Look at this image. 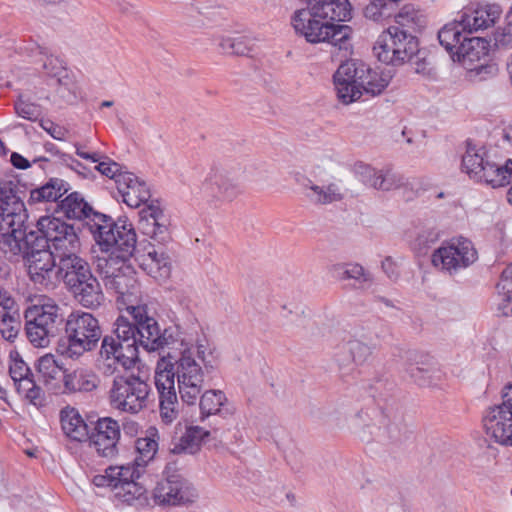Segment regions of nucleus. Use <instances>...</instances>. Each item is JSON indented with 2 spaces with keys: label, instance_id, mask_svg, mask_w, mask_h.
Returning <instances> with one entry per match:
<instances>
[{
  "label": "nucleus",
  "instance_id": "nucleus-62",
  "mask_svg": "<svg viewBox=\"0 0 512 512\" xmlns=\"http://www.w3.org/2000/svg\"><path fill=\"white\" fill-rule=\"evenodd\" d=\"M512 412V384L507 385L502 393V403L496 405Z\"/></svg>",
  "mask_w": 512,
  "mask_h": 512
},
{
  "label": "nucleus",
  "instance_id": "nucleus-9",
  "mask_svg": "<svg viewBox=\"0 0 512 512\" xmlns=\"http://www.w3.org/2000/svg\"><path fill=\"white\" fill-rule=\"evenodd\" d=\"M478 258L473 243L467 238H453L444 242L431 257L432 264L450 275L472 265Z\"/></svg>",
  "mask_w": 512,
  "mask_h": 512
},
{
  "label": "nucleus",
  "instance_id": "nucleus-24",
  "mask_svg": "<svg viewBox=\"0 0 512 512\" xmlns=\"http://www.w3.org/2000/svg\"><path fill=\"white\" fill-rule=\"evenodd\" d=\"M117 190L122 196L123 202L132 208L147 204L151 198L146 182L131 172L118 176Z\"/></svg>",
  "mask_w": 512,
  "mask_h": 512
},
{
  "label": "nucleus",
  "instance_id": "nucleus-12",
  "mask_svg": "<svg viewBox=\"0 0 512 512\" xmlns=\"http://www.w3.org/2000/svg\"><path fill=\"white\" fill-rule=\"evenodd\" d=\"M24 202L19 195V181L0 179V224L24 226L27 220Z\"/></svg>",
  "mask_w": 512,
  "mask_h": 512
},
{
  "label": "nucleus",
  "instance_id": "nucleus-51",
  "mask_svg": "<svg viewBox=\"0 0 512 512\" xmlns=\"http://www.w3.org/2000/svg\"><path fill=\"white\" fill-rule=\"evenodd\" d=\"M9 374L17 387L24 380L34 378V374L22 359H13L9 366Z\"/></svg>",
  "mask_w": 512,
  "mask_h": 512
},
{
  "label": "nucleus",
  "instance_id": "nucleus-28",
  "mask_svg": "<svg viewBox=\"0 0 512 512\" xmlns=\"http://www.w3.org/2000/svg\"><path fill=\"white\" fill-rule=\"evenodd\" d=\"M24 316L25 319L37 321L57 333L59 325L64 321L61 308L51 299L29 307Z\"/></svg>",
  "mask_w": 512,
  "mask_h": 512
},
{
  "label": "nucleus",
  "instance_id": "nucleus-19",
  "mask_svg": "<svg viewBox=\"0 0 512 512\" xmlns=\"http://www.w3.org/2000/svg\"><path fill=\"white\" fill-rule=\"evenodd\" d=\"M91 445L103 457H113L117 453V444L120 439V425L110 418H100L95 423L93 432L88 435Z\"/></svg>",
  "mask_w": 512,
  "mask_h": 512
},
{
  "label": "nucleus",
  "instance_id": "nucleus-64",
  "mask_svg": "<svg viewBox=\"0 0 512 512\" xmlns=\"http://www.w3.org/2000/svg\"><path fill=\"white\" fill-rule=\"evenodd\" d=\"M11 162L13 166L18 169H27L31 166L30 162L25 157L16 152L12 153Z\"/></svg>",
  "mask_w": 512,
  "mask_h": 512
},
{
  "label": "nucleus",
  "instance_id": "nucleus-4",
  "mask_svg": "<svg viewBox=\"0 0 512 512\" xmlns=\"http://www.w3.org/2000/svg\"><path fill=\"white\" fill-rule=\"evenodd\" d=\"M337 96L344 104H350L365 93L376 96L388 86L391 75L372 70L363 62L346 61L342 63L334 76Z\"/></svg>",
  "mask_w": 512,
  "mask_h": 512
},
{
  "label": "nucleus",
  "instance_id": "nucleus-52",
  "mask_svg": "<svg viewBox=\"0 0 512 512\" xmlns=\"http://www.w3.org/2000/svg\"><path fill=\"white\" fill-rule=\"evenodd\" d=\"M333 274L340 280L360 279L364 277V269L359 264L334 265Z\"/></svg>",
  "mask_w": 512,
  "mask_h": 512
},
{
  "label": "nucleus",
  "instance_id": "nucleus-57",
  "mask_svg": "<svg viewBox=\"0 0 512 512\" xmlns=\"http://www.w3.org/2000/svg\"><path fill=\"white\" fill-rule=\"evenodd\" d=\"M94 484L98 487H110L116 490L117 483L114 480V474L111 473V467L106 469L104 475H97L93 480Z\"/></svg>",
  "mask_w": 512,
  "mask_h": 512
},
{
  "label": "nucleus",
  "instance_id": "nucleus-42",
  "mask_svg": "<svg viewBox=\"0 0 512 512\" xmlns=\"http://www.w3.org/2000/svg\"><path fill=\"white\" fill-rule=\"evenodd\" d=\"M497 289L500 297L498 310L503 316L512 315V265L506 267L497 283Z\"/></svg>",
  "mask_w": 512,
  "mask_h": 512
},
{
  "label": "nucleus",
  "instance_id": "nucleus-50",
  "mask_svg": "<svg viewBox=\"0 0 512 512\" xmlns=\"http://www.w3.org/2000/svg\"><path fill=\"white\" fill-rule=\"evenodd\" d=\"M40 62H42L45 73L50 77H57L58 82L61 83L62 74L66 71L63 61L54 56L49 50Z\"/></svg>",
  "mask_w": 512,
  "mask_h": 512
},
{
  "label": "nucleus",
  "instance_id": "nucleus-36",
  "mask_svg": "<svg viewBox=\"0 0 512 512\" xmlns=\"http://www.w3.org/2000/svg\"><path fill=\"white\" fill-rule=\"evenodd\" d=\"M60 418L62 430L67 437L79 442L88 438V426L75 409L62 410Z\"/></svg>",
  "mask_w": 512,
  "mask_h": 512
},
{
  "label": "nucleus",
  "instance_id": "nucleus-60",
  "mask_svg": "<svg viewBox=\"0 0 512 512\" xmlns=\"http://www.w3.org/2000/svg\"><path fill=\"white\" fill-rule=\"evenodd\" d=\"M437 239V234L430 230L427 232H424L422 234H419L416 238V245L418 246L419 250H422L423 248L427 247L429 243H433Z\"/></svg>",
  "mask_w": 512,
  "mask_h": 512
},
{
  "label": "nucleus",
  "instance_id": "nucleus-17",
  "mask_svg": "<svg viewBox=\"0 0 512 512\" xmlns=\"http://www.w3.org/2000/svg\"><path fill=\"white\" fill-rule=\"evenodd\" d=\"M174 370L156 371L155 386L159 394V413L162 422L170 424L178 418L179 402L175 391Z\"/></svg>",
  "mask_w": 512,
  "mask_h": 512
},
{
  "label": "nucleus",
  "instance_id": "nucleus-54",
  "mask_svg": "<svg viewBox=\"0 0 512 512\" xmlns=\"http://www.w3.org/2000/svg\"><path fill=\"white\" fill-rule=\"evenodd\" d=\"M117 490V495L122 497L124 501H132L138 499L145 493V488L136 482V480L124 482Z\"/></svg>",
  "mask_w": 512,
  "mask_h": 512
},
{
  "label": "nucleus",
  "instance_id": "nucleus-59",
  "mask_svg": "<svg viewBox=\"0 0 512 512\" xmlns=\"http://www.w3.org/2000/svg\"><path fill=\"white\" fill-rule=\"evenodd\" d=\"M382 269L392 280H396L399 277L398 266L390 257H387L382 261Z\"/></svg>",
  "mask_w": 512,
  "mask_h": 512
},
{
  "label": "nucleus",
  "instance_id": "nucleus-5",
  "mask_svg": "<svg viewBox=\"0 0 512 512\" xmlns=\"http://www.w3.org/2000/svg\"><path fill=\"white\" fill-rule=\"evenodd\" d=\"M101 334L97 318L88 312L74 311L65 320L64 335L56 350L66 358L78 359L97 347Z\"/></svg>",
  "mask_w": 512,
  "mask_h": 512
},
{
  "label": "nucleus",
  "instance_id": "nucleus-55",
  "mask_svg": "<svg viewBox=\"0 0 512 512\" xmlns=\"http://www.w3.org/2000/svg\"><path fill=\"white\" fill-rule=\"evenodd\" d=\"M40 126L54 139L64 140L66 130L50 120H42Z\"/></svg>",
  "mask_w": 512,
  "mask_h": 512
},
{
  "label": "nucleus",
  "instance_id": "nucleus-10",
  "mask_svg": "<svg viewBox=\"0 0 512 512\" xmlns=\"http://www.w3.org/2000/svg\"><path fill=\"white\" fill-rule=\"evenodd\" d=\"M462 171L471 179L477 182H483L493 188L505 185V165H499L490 161L485 152H480L475 148L468 147L462 157Z\"/></svg>",
  "mask_w": 512,
  "mask_h": 512
},
{
  "label": "nucleus",
  "instance_id": "nucleus-7",
  "mask_svg": "<svg viewBox=\"0 0 512 512\" xmlns=\"http://www.w3.org/2000/svg\"><path fill=\"white\" fill-rule=\"evenodd\" d=\"M151 392L150 385L134 374L116 376L109 391V399L113 408L137 414L148 405Z\"/></svg>",
  "mask_w": 512,
  "mask_h": 512
},
{
  "label": "nucleus",
  "instance_id": "nucleus-39",
  "mask_svg": "<svg viewBox=\"0 0 512 512\" xmlns=\"http://www.w3.org/2000/svg\"><path fill=\"white\" fill-rule=\"evenodd\" d=\"M362 181L377 190L389 191L399 185L395 174L390 170H376L370 166L363 167Z\"/></svg>",
  "mask_w": 512,
  "mask_h": 512
},
{
  "label": "nucleus",
  "instance_id": "nucleus-63",
  "mask_svg": "<svg viewBox=\"0 0 512 512\" xmlns=\"http://www.w3.org/2000/svg\"><path fill=\"white\" fill-rule=\"evenodd\" d=\"M505 170L509 173H505V184L511 183V186L507 192V200L512 205V159H509L505 163Z\"/></svg>",
  "mask_w": 512,
  "mask_h": 512
},
{
  "label": "nucleus",
  "instance_id": "nucleus-46",
  "mask_svg": "<svg viewBox=\"0 0 512 512\" xmlns=\"http://www.w3.org/2000/svg\"><path fill=\"white\" fill-rule=\"evenodd\" d=\"M24 246V256H29L35 252L51 250L52 247L51 241L44 234L40 233L37 227L36 230L27 232Z\"/></svg>",
  "mask_w": 512,
  "mask_h": 512
},
{
  "label": "nucleus",
  "instance_id": "nucleus-3",
  "mask_svg": "<svg viewBox=\"0 0 512 512\" xmlns=\"http://www.w3.org/2000/svg\"><path fill=\"white\" fill-rule=\"evenodd\" d=\"M133 317L134 322H130L125 317H118L114 328L124 326L130 327L128 344H132L138 350L142 346L148 352L165 353L170 356L169 350L176 349L179 343V336L183 334L184 325L178 324L174 327L169 326L161 328L158 321L148 314L147 307L144 305L131 306L127 308Z\"/></svg>",
  "mask_w": 512,
  "mask_h": 512
},
{
  "label": "nucleus",
  "instance_id": "nucleus-38",
  "mask_svg": "<svg viewBox=\"0 0 512 512\" xmlns=\"http://www.w3.org/2000/svg\"><path fill=\"white\" fill-rule=\"evenodd\" d=\"M26 229L24 226H6L0 224V249L5 254L17 255L25 244Z\"/></svg>",
  "mask_w": 512,
  "mask_h": 512
},
{
  "label": "nucleus",
  "instance_id": "nucleus-23",
  "mask_svg": "<svg viewBox=\"0 0 512 512\" xmlns=\"http://www.w3.org/2000/svg\"><path fill=\"white\" fill-rule=\"evenodd\" d=\"M75 301L86 309L95 310L105 302V295L98 279L90 273L67 288Z\"/></svg>",
  "mask_w": 512,
  "mask_h": 512
},
{
  "label": "nucleus",
  "instance_id": "nucleus-40",
  "mask_svg": "<svg viewBox=\"0 0 512 512\" xmlns=\"http://www.w3.org/2000/svg\"><path fill=\"white\" fill-rule=\"evenodd\" d=\"M156 428H149L144 437H139L135 441V449L138 456L135 458V463L138 466L145 467L155 456L158 450V442L156 440Z\"/></svg>",
  "mask_w": 512,
  "mask_h": 512
},
{
  "label": "nucleus",
  "instance_id": "nucleus-45",
  "mask_svg": "<svg viewBox=\"0 0 512 512\" xmlns=\"http://www.w3.org/2000/svg\"><path fill=\"white\" fill-rule=\"evenodd\" d=\"M17 391L23 393L24 397L34 406L42 407L45 404L46 397L43 389L36 384L34 378L24 380L23 383H19Z\"/></svg>",
  "mask_w": 512,
  "mask_h": 512
},
{
  "label": "nucleus",
  "instance_id": "nucleus-26",
  "mask_svg": "<svg viewBox=\"0 0 512 512\" xmlns=\"http://www.w3.org/2000/svg\"><path fill=\"white\" fill-rule=\"evenodd\" d=\"M303 187L305 197L314 205H330L342 201L345 197V192L339 182L325 184L308 180Z\"/></svg>",
  "mask_w": 512,
  "mask_h": 512
},
{
  "label": "nucleus",
  "instance_id": "nucleus-2",
  "mask_svg": "<svg viewBox=\"0 0 512 512\" xmlns=\"http://www.w3.org/2000/svg\"><path fill=\"white\" fill-rule=\"evenodd\" d=\"M183 325L184 333L180 334L178 343V346L182 347L181 356L171 365V369L176 374L182 401L187 405H195L206 378L218 367L219 355L193 315Z\"/></svg>",
  "mask_w": 512,
  "mask_h": 512
},
{
  "label": "nucleus",
  "instance_id": "nucleus-15",
  "mask_svg": "<svg viewBox=\"0 0 512 512\" xmlns=\"http://www.w3.org/2000/svg\"><path fill=\"white\" fill-rule=\"evenodd\" d=\"M25 265L30 280L35 284L47 289L57 286V252L45 250L31 253L24 256Z\"/></svg>",
  "mask_w": 512,
  "mask_h": 512
},
{
  "label": "nucleus",
  "instance_id": "nucleus-31",
  "mask_svg": "<svg viewBox=\"0 0 512 512\" xmlns=\"http://www.w3.org/2000/svg\"><path fill=\"white\" fill-rule=\"evenodd\" d=\"M403 417L398 408L386 406L381 409L379 427L376 438L378 440H397L402 430Z\"/></svg>",
  "mask_w": 512,
  "mask_h": 512
},
{
  "label": "nucleus",
  "instance_id": "nucleus-53",
  "mask_svg": "<svg viewBox=\"0 0 512 512\" xmlns=\"http://www.w3.org/2000/svg\"><path fill=\"white\" fill-rule=\"evenodd\" d=\"M103 160H99L95 169L102 175L114 179L117 185L119 175L127 174V171H122V166L106 156H102Z\"/></svg>",
  "mask_w": 512,
  "mask_h": 512
},
{
  "label": "nucleus",
  "instance_id": "nucleus-6",
  "mask_svg": "<svg viewBox=\"0 0 512 512\" xmlns=\"http://www.w3.org/2000/svg\"><path fill=\"white\" fill-rule=\"evenodd\" d=\"M130 327L120 326L114 328V336H105L102 339L99 352V369L106 376H111L119 372V368L124 370L134 368L139 361V351L132 347L129 340Z\"/></svg>",
  "mask_w": 512,
  "mask_h": 512
},
{
  "label": "nucleus",
  "instance_id": "nucleus-58",
  "mask_svg": "<svg viewBox=\"0 0 512 512\" xmlns=\"http://www.w3.org/2000/svg\"><path fill=\"white\" fill-rule=\"evenodd\" d=\"M251 51L248 41L244 37L233 38V55L245 56Z\"/></svg>",
  "mask_w": 512,
  "mask_h": 512
},
{
  "label": "nucleus",
  "instance_id": "nucleus-18",
  "mask_svg": "<svg viewBox=\"0 0 512 512\" xmlns=\"http://www.w3.org/2000/svg\"><path fill=\"white\" fill-rule=\"evenodd\" d=\"M138 228L142 234L159 244L170 240L168 219L160 208L158 201L151 200L139 211Z\"/></svg>",
  "mask_w": 512,
  "mask_h": 512
},
{
  "label": "nucleus",
  "instance_id": "nucleus-33",
  "mask_svg": "<svg viewBox=\"0 0 512 512\" xmlns=\"http://www.w3.org/2000/svg\"><path fill=\"white\" fill-rule=\"evenodd\" d=\"M20 329L19 313L12 298L0 301V333L5 340L13 341Z\"/></svg>",
  "mask_w": 512,
  "mask_h": 512
},
{
  "label": "nucleus",
  "instance_id": "nucleus-11",
  "mask_svg": "<svg viewBox=\"0 0 512 512\" xmlns=\"http://www.w3.org/2000/svg\"><path fill=\"white\" fill-rule=\"evenodd\" d=\"M489 47V42L484 38L465 37L458 50H455V61L469 71H476L477 74H495L496 65L488 63Z\"/></svg>",
  "mask_w": 512,
  "mask_h": 512
},
{
  "label": "nucleus",
  "instance_id": "nucleus-1",
  "mask_svg": "<svg viewBox=\"0 0 512 512\" xmlns=\"http://www.w3.org/2000/svg\"><path fill=\"white\" fill-rule=\"evenodd\" d=\"M90 232L103 253L97 259V270L106 288L121 296L135 294L138 283L129 263L137 244L132 223L126 218L114 221L109 216H96Z\"/></svg>",
  "mask_w": 512,
  "mask_h": 512
},
{
  "label": "nucleus",
  "instance_id": "nucleus-22",
  "mask_svg": "<svg viewBox=\"0 0 512 512\" xmlns=\"http://www.w3.org/2000/svg\"><path fill=\"white\" fill-rule=\"evenodd\" d=\"M502 9L499 5H483L466 8L459 19L462 30L469 34L488 29L500 18Z\"/></svg>",
  "mask_w": 512,
  "mask_h": 512
},
{
  "label": "nucleus",
  "instance_id": "nucleus-48",
  "mask_svg": "<svg viewBox=\"0 0 512 512\" xmlns=\"http://www.w3.org/2000/svg\"><path fill=\"white\" fill-rule=\"evenodd\" d=\"M142 466H138L135 462L126 466L111 467V473L114 474L115 483H117L116 489L124 482L133 481L140 477Z\"/></svg>",
  "mask_w": 512,
  "mask_h": 512
},
{
  "label": "nucleus",
  "instance_id": "nucleus-32",
  "mask_svg": "<svg viewBox=\"0 0 512 512\" xmlns=\"http://www.w3.org/2000/svg\"><path fill=\"white\" fill-rule=\"evenodd\" d=\"M199 401L200 412L203 417L213 414H220L223 417L234 413L233 407H226L227 398L221 390H207L203 394L200 393Z\"/></svg>",
  "mask_w": 512,
  "mask_h": 512
},
{
  "label": "nucleus",
  "instance_id": "nucleus-25",
  "mask_svg": "<svg viewBox=\"0 0 512 512\" xmlns=\"http://www.w3.org/2000/svg\"><path fill=\"white\" fill-rule=\"evenodd\" d=\"M140 266L149 276L159 282H165L171 276V259L162 247L156 248L154 245H150L147 253L142 255Z\"/></svg>",
  "mask_w": 512,
  "mask_h": 512
},
{
  "label": "nucleus",
  "instance_id": "nucleus-30",
  "mask_svg": "<svg viewBox=\"0 0 512 512\" xmlns=\"http://www.w3.org/2000/svg\"><path fill=\"white\" fill-rule=\"evenodd\" d=\"M58 206L63 214L69 219H86L89 229L90 224L95 222L96 216H105L104 214L94 212L92 207L78 192L69 194Z\"/></svg>",
  "mask_w": 512,
  "mask_h": 512
},
{
  "label": "nucleus",
  "instance_id": "nucleus-34",
  "mask_svg": "<svg viewBox=\"0 0 512 512\" xmlns=\"http://www.w3.org/2000/svg\"><path fill=\"white\" fill-rule=\"evenodd\" d=\"M209 434V431L201 427H189L177 441L171 444L169 449L173 454H195L200 450L204 438Z\"/></svg>",
  "mask_w": 512,
  "mask_h": 512
},
{
  "label": "nucleus",
  "instance_id": "nucleus-16",
  "mask_svg": "<svg viewBox=\"0 0 512 512\" xmlns=\"http://www.w3.org/2000/svg\"><path fill=\"white\" fill-rule=\"evenodd\" d=\"M203 192L210 201L218 203H230L243 194L242 185L226 171H212L205 179Z\"/></svg>",
  "mask_w": 512,
  "mask_h": 512
},
{
  "label": "nucleus",
  "instance_id": "nucleus-56",
  "mask_svg": "<svg viewBox=\"0 0 512 512\" xmlns=\"http://www.w3.org/2000/svg\"><path fill=\"white\" fill-rule=\"evenodd\" d=\"M24 52L34 59V61H41L44 58V55L47 54L49 49L47 47L41 46L37 43H29L23 48Z\"/></svg>",
  "mask_w": 512,
  "mask_h": 512
},
{
  "label": "nucleus",
  "instance_id": "nucleus-37",
  "mask_svg": "<svg viewBox=\"0 0 512 512\" xmlns=\"http://www.w3.org/2000/svg\"><path fill=\"white\" fill-rule=\"evenodd\" d=\"M425 21L415 8L411 5H405L396 15L395 24L387 29H398L412 35L417 33L424 27Z\"/></svg>",
  "mask_w": 512,
  "mask_h": 512
},
{
  "label": "nucleus",
  "instance_id": "nucleus-21",
  "mask_svg": "<svg viewBox=\"0 0 512 512\" xmlns=\"http://www.w3.org/2000/svg\"><path fill=\"white\" fill-rule=\"evenodd\" d=\"M57 257V285L62 281L68 288L74 281L78 282L92 273L89 263L79 256L78 250L61 252Z\"/></svg>",
  "mask_w": 512,
  "mask_h": 512
},
{
  "label": "nucleus",
  "instance_id": "nucleus-49",
  "mask_svg": "<svg viewBox=\"0 0 512 512\" xmlns=\"http://www.w3.org/2000/svg\"><path fill=\"white\" fill-rule=\"evenodd\" d=\"M17 115L23 119L36 121L42 114L40 105L19 97L14 105Z\"/></svg>",
  "mask_w": 512,
  "mask_h": 512
},
{
  "label": "nucleus",
  "instance_id": "nucleus-20",
  "mask_svg": "<svg viewBox=\"0 0 512 512\" xmlns=\"http://www.w3.org/2000/svg\"><path fill=\"white\" fill-rule=\"evenodd\" d=\"M486 434L495 442L512 446V412L501 407H490L484 417Z\"/></svg>",
  "mask_w": 512,
  "mask_h": 512
},
{
  "label": "nucleus",
  "instance_id": "nucleus-13",
  "mask_svg": "<svg viewBox=\"0 0 512 512\" xmlns=\"http://www.w3.org/2000/svg\"><path fill=\"white\" fill-rule=\"evenodd\" d=\"M38 231L51 241V246L57 254L79 250L80 240L72 225L53 216H42L38 219Z\"/></svg>",
  "mask_w": 512,
  "mask_h": 512
},
{
  "label": "nucleus",
  "instance_id": "nucleus-14",
  "mask_svg": "<svg viewBox=\"0 0 512 512\" xmlns=\"http://www.w3.org/2000/svg\"><path fill=\"white\" fill-rule=\"evenodd\" d=\"M154 499L160 505H185L193 503L197 492L181 475L172 474L159 481L154 489Z\"/></svg>",
  "mask_w": 512,
  "mask_h": 512
},
{
  "label": "nucleus",
  "instance_id": "nucleus-35",
  "mask_svg": "<svg viewBox=\"0 0 512 512\" xmlns=\"http://www.w3.org/2000/svg\"><path fill=\"white\" fill-rule=\"evenodd\" d=\"M69 190L68 184L59 178H51L44 185L30 191L29 204L56 202Z\"/></svg>",
  "mask_w": 512,
  "mask_h": 512
},
{
  "label": "nucleus",
  "instance_id": "nucleus-44",
  "mask_svg": "<svg viewBox=\"0 0 512 512\" xmlns=\"http://www.w3.org/2000/svg\"><path fill=\"white\" fill-rule=\"evenodd\" d=\"M38 372L45 383L50 384L54 380L63 379L66 370L57 363L53 355L47 354L38 360Z\"/></svg>",
  "mask_w": 512,
  "mask_h": 512
},
{
  "label": "nucleus",
  "instance_id": "nucleus-8",
  "mask_svg": "<svg viewBox=\"0 0 512 512\" xmlns=\"http://www.w3.org/2000/svg\"><path fill=\"white\" fill-rule=\"evenodd\" d=\"M373 51L381 62L399 66L413 61L415 54L419 52V41L417 35L398 29H387L379 35Z\"/></svg>",
  "mask_w": 512,
  "mask_h": 512
},
{
  "label": "nucleus",
  "instance_id": "nucleus-29",
  "mask_svg": "<svg viewBox=\"0 0 512 512\" xmlns=\"http://www.w3.org/2000/svg\"><path fill=\"white\" fill-rule=\"evenodd\" d=\"M100 383L99 377L90 369L77 368L63 375V393L91 392Z\"/></svg>",
  "mask_w": 512,
  "mask_h": 512
},
{
  "label": "nucleus",
  "instance_id": "nucleus-41",
  "mask_svg": "<svg viewBox=\"0 0 512 512\" xmlns=\"http://www.w3.org/2000/svg\"><path fill=\"white\" fill-rule=\"evenodd\" d=\"M462 32L464 31L459 20L446 24L438 32L440 45L451 55L453 61H455V50H458V46H460L463 38H465Z\"/></svg>",
  "mask_w": 512,
  "mask_h": 512
},
{
  "label": "nucleus",
  "instance_id": "nucleus-61",
  "mask_svg": "<svg viewBox=\"0 0 512 512\" xmlns=\"http://www.w3.org/2000/svg\"><path fill=\"white\" fill-rule=\"evenodd\" d=\"M422 52L419 50L413 58L414 64H415V71L419 74H429V63L427 62L426 58L422 56Z\"/></svg>",
  "mask_w": 512,
  "mask_h": 512
},
{
  "label": "nucleus",
  "instance_id": "nucleus-43",
  "mask_svg": "<svg viewBox=\"0 0 512 512\" xmlns=\"http://www.w3.org/2000/svg\"><path fill=\"white\" fill-rule=\"evenodd\" d=\"M25 330L28 340L35 347H47L51 339L57 335V332L50 330L43 324H39L32 319H25Z\"/></svg>",
  "mask_w": 512,
  "mask_h": 512
},
{
  "label": "nucleus",
  "instance_id": "nucleus-47",
  "mask_svg": "<svg viewBox=\"0 0 512 512\" xmlns=\"http://www.w3.org/2000/svg\"><path fill=\"white\" fill-rule=\"evenodd\" d=\"M407 371L410 378L418 386L427 387L435 384L434 379L437 370L431 364H428L426 367H422L419 365H411Z\"/></svg>",
  "mask_w": 512,
  "mask_h": 512
},
{
  "label": "nucleus",
  "instance_id": "nucleus-27",
  "mask_svg": "<svg viewBox=\"0 0 512 512\" xmlns=\"http://www.w3.org/2000/svg\"><path fill=\"white\" fill-rule=\"evenodd\" d=\"M372 348L358 339H350L339 347L336 361L341 369L348 368L345 374L353 371L352 365H361L370 357Z\"/></svg>",
  "mask_w": 512,
  "mask_h": 512
}]
</instances>
